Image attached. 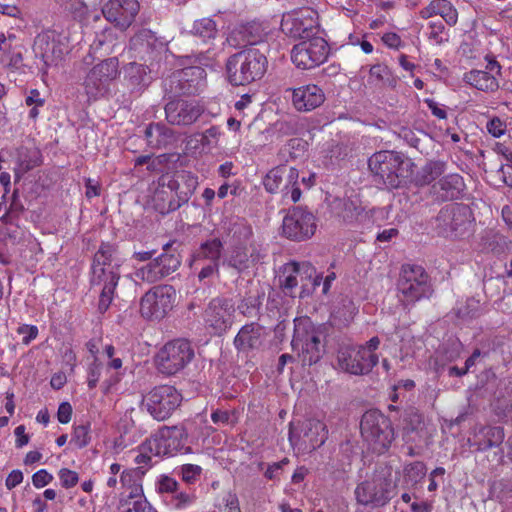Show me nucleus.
<instances>
[{"instance_id": "obj_10", "label": "nucleus", "mask_w": 512, "mask_h": 512, "mask_svg": "<svg viewBox=\"0 0 512 512\" xmlns=\"http://www.w3.org/2000/svg\"><path fill=\"white\" fill-rule=\"evenodd\" d=\"M317 229V219L307 208L295 206L284 216L281 226L283 237L302 242L310 239Z\"/></svg>"}, {"instance_id": "obj_29", "label": "nucleus", "mask_w": 512, "mask_h": 512, "mask_svg": "<svg viewBox=\"0 0 512 512\" xmlns=\"http://www.w3.org/2000/svg\"><path fill=\"white\" fill-rule=\"evenodd\" d=\"M403 437L407 442H417L422 439L424 431L423 415L415 407L409 406L401 414Z\"/></svg>"}, {"instance_id": "obj_43", "label": "nucleus", "mask_w": 512, "mask_h": 512, "mask_svg": "<svg viewBox=\"0 0 512 512\" xmlns=\"http://www.w3.org/2000/svg\"><path fill=\"white\" fill-rule=\"evenodd\" d=\"M139 500H146L143 493L142 484H136L123 490L120 498L119 510L132 506V503Z\"/></svg>"}, {"instance_id": "obj_17", "label": "nucleus", "mask_w": 512, "mask_h": 512, "mask_svg": "<svg viewBox=\"0 0 512 512\" xmlns=\"http://www.w3.org/2000/svg\"><path fill=\"white\" fill-rule=\"evenodd\" d=\"M281 29L284 34L300 41L317 36L319 35L317 13L309 8L286 13L282 17Z\"/></svg>"}, {"instance_id": "obj_12", "label": "nucleus", "mask_w": 512, "mask_h": 512, "mask_svg": "<svg viewBox=\"0 0 512 512\" xmlns=\"http://www.w3.org/2000/svg\"><path fill=\"white\" fill-rule=\"evenodd\" d=\"M175 299L171 285L154 286L141 297L140 314L147 320H161L173 309Z\"/></svg>"}, {"instance_id": "obj_56", "label": "nucleus", "mask_w": 512, "mask_h": 512, "mask_svg": "<svg viewBox=\"0 0 512 512\" xmlns=\"http://www.w3.org/2000/svg\"><path fill=\"white\" fill-rule=\"evenodd\" d=\"M458 316L461 318H475L479 315V302L475 299H468L464 307L459 308Z\"/></svg>"}, {"instance_id": "obj_20", "label": "nucleus", "mask_w": 512, "mask_h": 512, "mask_svg": "<svg viewBox=\"0 0 512 512\" xmlns=\"http://www.w3.org/2000/svg\"><path fill=\"white\" fill-rule=\"evenodd\" d=\"M119 280L120 272L117 267H91V288H100L98 301V310L100 313H105L110 307Z\"/></svg>"}, {"instance_id": "obj_7", "label": "nucleus", "mask_w": 512, "mask_h": 512, "mask_svg": "<svg viewBox=\"0 0 512 512\" xmlns=\"http://www.w3.org/2000/svg\"><path fill=\"white\" fill-rule=\"evenodd\" d=\"M397 288L401 294L400 300L404 305L414 304L432 294L429 276L419 265L405 264L402 266Z\"/></svg>"}, {"instance_id": "obj_52", "label": "nucleus", "mask_w": 512, "mask_h": 512, "mask_svg": "<svg viewBox=\"0 0 512 512\" xmlns=\"http://www.w3.org/2000/svg\"><path fill=\"white\" fill-rule=\"evenodd\" d=\"M202 468L194 464H184L181 466L182 480L186 483H194L201 475Z\"/></svg>"}, {"instance_id": "obj_3", "label": "nucleus", "mask_w": 512, "mask_h": 512, "mask_svg": "<svg viewBox=\"0 0 512 512\" xmlns=\"http://www.w3.org/2000/svg\"><path fill=\"white\" fill-rule=\"evenodd\" d=\"M474 216L471 208L462 203L447 204L435 217V229L440 236L464 239L472 232Z\"/></svg>"}, {"instance_id": "obj_25", "label": "nucleus", "mask_w": 512, "mask_h": 512, "mask_svg": "<svg viewBox=\"0 0 512 512\" xmlns=\"http://www.w3.org/2000/svg\"><path fill=\"white\" fill-rule=\"evenodd\" d=\"M166 119L171 125L188 126L194 123L199 117V108L184 100H174L167 103L165 107Z\"/></svg>"}, {"instance_id": "obj_49", "label": "nucleus", "mask_w": 512, "mask_h": 512, "mask_svg": "<svg viewBox=\"0 0 512 512\" xmlns=\"http://www.w3.org/2000/svg\"><path fill=\"white\" fill-rule=\"evenodd\" d=\"M444 30L445 27L440 21L430 22L428 34L430 42L434 45H442L443 43L447 42L448 38L444 33Z\"/></svg>"}, {"instance_id": "obj_31", "label": "nucleus", "mask_w": 512, "mask_h": 512, "mask_svg": "<svg viewBox=\"0 0 512 512\" xmlns=\"http://www.w3.org/2000/svg\"><path fill=\"white\" fill-rule=\"evenodd\" d=\"M138 138L152 149H161L173 146L178 141V134L175 130H141Z\"/></svg>"}, {"instance_id": "obj_33", "label": "nucleus", "mask_w": 512, "mask_h": 512, "mask_svg": "<svg viewBox=\"0 0 512 512\" xmlns=\"http://www.w3.org/2000/svg\"><path fill=\"white\" fill-rule=\"evenodd\" d=\"M42 155L37 148L20 147L17 149V168L15 169V180L19 181L23 174L41 165Z\"/></svg>"}, {"instance_id": "obj_22", "label": "nucleus", "mask_w": 512, "mask_h": 512, "mask_svg": "<svg viewBox=\"0 0 512 512\" xmlns=\"http://www.w3.org/2000/svg\"><path fill=\"white\" fill-rule=\"evenodd\" d=\"M505 439L503 427L500 426H479L476 427L471 438L468 439L469 445L475 447L477 451L484 452L489 449H498L494 452L499 462L503 460L504 451L502 444Z\"/></svg>"}, {"instance_id": "obj_30", "label": "nucleus", "mask_w": 512, "mask_h": 512, "mask_svg": "<svg viewBox=\"0 0 512 512\" xmlns=\"http://www.w3.org/2000/svg\"><path fill=\"white\" fill-rule=\"evenodd\" d=\"M167 185L181 201H189L198 186V177L190 171L177 170Z\"/></svg>"}, {"instance_id": "obj_13", "label": "nucleus", "mask_w": 512, "mask_h": 512, "mask_svg": "<svg viewBox=\"0 0 512 512\" xmlns=\"http://www.w3.org/2000/svg\"><path fill=\"white\" fill-rule=\"evenodd\" d=\"M388 476L378 474L371 481H364L357 485L355 496L361 505L381 507L387 504L395 495L396 483Z\"/></svg>"}, {"instance_id": "obj_60", "label": "nucleus", "mask_w": 512, "mask_h": 512, "mask_svg": "<svg viewBox=\"0 0 512 512\" xmlns=\"http://www.w3.org/2000/svg\"><path fill=\"white\" fill-rule=\"evenodd\" d=\"M398 136L403 138L409 146L422 151V139L414 133V130H400Z\"/></svg>"}, {"instance_id": "obj_36", "label": "nucleus", "mask_w": 512, "mask_h": 512, "mask_svg": "<svg viewBox=\"0 0 512 512\" xmlns=\"http://www.w3.org/2000/svg\"><path fill=\"white\" fill-rule=\"evenodd\" d=\"M286 271H292L297 274L302 288L300 297L303 298L305 294H309L310 288L308 282L316 273L315 267L309 262H290L286 264Z\"/></svg>"}, {"instance_id": "obj_46", "label": "nucleus", "mask_w": 512, "mask_h": 512, "mask_svg": "<svg viewBox=\"0 0 512 512\" xmlns=\"http://www.w3.org/2000/svg\"><path fill=\"white\" fill-rule=\"evenodd\" d=\"M145 474L146 469L144 466L123 471L120 478L123 489L133 487L136 484H142V478Z\"/></svg>"}, {"instance_id": "obj_51", "label": "nucleus", "mask_w": 512, "mask_h": 512, "mask_svg": "<svg viewBox=\"0 0 512 512\" xmlns=\"http://www.w3.org/2000/svg\"><path fill=\"white\" fill-rule=\"evenodd\" d=\"M90 441L89 425H79L74 428L71 442L78 448H84Z\"/></svg>"}, {"instance_id": "obj_26", "label": "nucleus", "mask_w": 512, "mask_h": 512, "mask_svg": "<svg viewBox=\"0 0 512 512\" xmlns=\"http://www.w3.org/2000/svg\"><path fill=\"white\" fill-rule=\"evenodd\" d=\"M324 100L323 90L315 84H308L293 90V105L300 111L313 110L319 107Z\"/></svg>"}, {"instance_id": "obj_2", "label": "nucleus", "mask_w": 512, "mask_h": 512, "mask_svg": "<svg viewBox=\"0 0 512 512\" xmlns=\"http://www.w3.org/2000/svg\"><path fill=\"white\" fill-rule=\"evenodd\" d=\"M267 58L256 48H248L230 56L226 63L232 85H247L261 79L267 70Z\"/></svg>"}, {"instance_id": "obj_54", "label": "nucleus", "mask_w": 512, "mask_h": 512, "mask_svg": "<svg viewBox=\"0 0 512 512\" xmlns=\"http://www.w3.org/2000/svg\"><path fill=\"white\" fill-rule=\"evenodd\" d=\"M157 489L159 493H175L178 489V482L167 475H161L157 481Z\"/></svg>"}, {"instance_id": "obj_34", "label": "nucleus", "mask_w": 512, "mask_h": 512, "mask_svg": "<svg viewBox=\"0 0 512 512\" xmlns=\"http://www.w3.org/2000/svg\"><path fill=\"white\" fill-rule=\"evenodd\" d=\"M446 169V163L440 160H430L425 163L415 174L412 175L410 182L416 186H425L432 183L440 177Z\"/></svg>"}, {"instance_id": "obj_40", "label": "nucleus", "mask_w": 512, "mask_h": 512, "mask_svg": "<svg viewBox=\"0 0 512 512\" xmlns=\"http://www.w3.org/2000/svg\"><path fill=\"white\" fill-rule=\"evenodd\" d=\"M117 252V246L110 242H102L99 249L94 254L91 267H117L112 265L113 256Z\"/></svg>"}, {"instance_id": "obj_38", "label": "nucleus", "mask_w": 512, "mask_h": 512, "mask_svg": "<svg viewBox=\"0 0 512 512\" xmlns=\"http://www.w3.org/2000/svg\"><path fill=\"white\" fill-rule=\"evenodd\" d=\"M335 203L336 207L341 209L338 214L345 222L360 221L364 217V208L357 199H339Z\"/></svg>"}, {"instance_id": "obj_28", "label": "nucleus", "mask_w": 512, "mask_h": 512, "mask_svg": "<svg viewBox=\"0 0 512 512\" xmlns=\"http://www.w3.org/2000/svg\"><path fill=\"white\" fill-rule=\"evenodd\" d=\"M263 327L252 322L244 325L234 338L233 344L240 352L259 349L262 345Z\"/></svg>"}, {"instance_id": "obj_6", "label": "nucleus", "mask_w": 512, "mask_h": 512, "mask_svg": "<svg viewBox=\"0 0 512 512\" xmlns=\"http://www.w3.org/2000/svg\"><path fill=\"white\" fill-rule=\"evenodd\" d=\"M195 351L186 339H174L167 342L157 353L155 364L161 374L172 376L184 370L194 359Z\"/></svg>"}, {"instance_id": "obj_24", "label": "nucleus", "mask_w": 512, "mask_h": 512, "mask_svg": "<svg viewBox=\"0 0 512 512\" xmlns=\"http://www.w3.org/2000/svg\"><path fill=\"white\" fill-rule=\"evenodd\" d=\"M465 189L463 177L453 173L439 179L431 186L430 193L440 202L451 201L461 197Z\"/></svg>"}, {"instance_id": "obj_37", "label": "nucleus", "mask_w": 512, "mask_h": 512, "mask_svg": "<svg viewBox=\"0 0 512 512\" xmlns=\"http://www.w3.org/2000/svg\"><path fill=\"white\" fill-rule=\"evenodd\" d=\"M464 80L471 86L482 91H493L498 87L496 78L482 70H472L466 73Z\"/></svg>"}, {"instance_id": "obj_58", "label": "nucleus", "mask_w": 512, "mask_h": 512, "mask_svg": "<svg viewBox=\"0 0 512 512\" xmlns=\"http://www.w3.org/2000/svg\"><path fill=\"white\" fill-rule=\"evenodd\" d=\"M59 478L61 485L66 489L74 487L79 480L78 474L67 468H62L59 471Z\"/></svg>"}, {"instance_id": "obj_35", "label": "nucleus", "mask_w": 512, "mask_h": 512, "mask_svg": "<svg viewBox=\"0 0 512 512\" xmlns=\"http://www.w3.org/2000/svg\"><path fill=\"white\" fill-rule=\"evenodd\" d=\"M228 235L231 238V245H246L249 242H258L254 238L252 226L243 218L230 221Z\"/></svg>"}, {"instance_id": "obj_11", "label": "nucleus", "mask_w": 512, "mask_h": 512, "mask_svg": "<svg viewBox=\"0 0 512 512\" xmlns=\"http://www.w3.org/2000/svg\"><path fill=\"white\" fill-rule=\"evenodd\" d=\"M378 363V355H371L358 346L342 345L336 353L337 369L350 375H368Z\"/></svg>"}, {"instance_id": "obj_21", "label": "nucleus", "mask_w": 512, "mask_h": 512, "mask_svg": "<svg viewBox=\"0 0 512 512\" xmlns=\"http://www.w3.org/2000/svg\"><path fill=\"white\" fill-rule=\"evenodd\" d=\"M234 313L235 305L231 299L216 297L207 305L204 320L215 335H222L232 326Z\"/></svg>"}, {"instance_id": "obj_59", "label": "nucleus", "mask_w": 512, "mask_h": 512, "mask_svg": "<svg viewBox=\"0 0 512 512\" xmlns=\"http://www.w3.org/2000/svg\"><path fill=\"white\" fill-rule=\"evenodd\" d=\"M17 333L23 335L22 343L28 345L38 335V328L34 325L23 324L18 327Z\"/></svg>"}, {"instance_id": "obj_1", "label": "nucleus", "mask_w": 512, "mask_h": 512, "mask_svg": "<svg viewBox=\"0 0 512 512\" xmlns=\"http://www.w3.org/2000/svg\"><path fill=\"white\" fill-rule=\"evenodd\" d=\"M414 166L410 158L389 150L375 152L368 159V167L375 182L388 189L406 186L412 178Z\"/></svg>"}, {"instance_id": "obj_61", "label": "nucleus", "mask_w": 512, "mask_h": 512, "mask_svg": "<svg viewBox=\"0 0 512 512\" xmlns=\"http://www.w3.org/2000/svg\"><path fill=\"white\" fill-rule=\"evenodd\" d=\"M52 480V474H50L46 469H41L32 476V483L36 488H43L51 483Z\"/></svg>"}, {"instance_id": "obj_63", "label": "nucleus", "mask_w": 512, "mask_h": 512, "mask_svg": "<svg viewBox=\"0 0 512 512\" xmlns=\"http://www.w3.org/2000/svg\"><path fill=\"white\" fill-rule=\"evenodd\" d=\"M120 512H157V510L147 500H139L133 502L132 506L120 510Z\"/></svg>"}, {"instance_id": "obj_14", "label": "nucleus", "mask_w": 512, "mask_h": 512, "mask_svg": "<svg viewBox=\"0 0 512 512\" xmlns=\"http://www.w3.org/2000/svg\"><path fill=\"white\" fill-rule=\"evenodd\" d=\"M181 402V393L171 385L156 386L144 398L147 411L158 421L168 419Z\"/></svg>"}, {"instance_id": "obj_4", "label": "nucleus", "mask_w": 512, "mask_h": 512, "mask_svg": "<svg viewBox=\"0 0 512 512\" xmlns=\"http://www.w3.org/2000/svg\"><path fill=\"white\" fill-rule=\"evenodd\" d=\"M361 435L374 453L383 454L395 439L391 420L379 410L365 412L360 422Z\"/></svg>"}, {"instance_id": "obj_45", "label": "nucleus", "mask_w": 512, "mask_h": 512, "mask_svg": "<svg viewBox=\"0 0 512 512\" xmlns=\"http://www.w3.org/2000/svg\"><path fill=\"white\" fill-rule=\"evenodd\" d=\"M155 258L167 277L174 273L181 264L180 257L177 253H162Z\"/></svg>"}, {"instance_id": "obj_39", "label": "nucleus", "mask_w": 512, "mask_h": 512, "mask_svg": "<svg viewBox=\"0 0 512 512\" xmlns=\"http://www.w3.org/2000/svg\"><path fill=\"white\" fill-rule=\"evenodd\" d=\"M135 276L141 281L151 284L167 277L156 258H153L152 261L138 268L135 271Z\"/></svg>"}, {"instance_id": "obj_57", "label": "nucleus", "mask_w": 512, "mask_h": 512, "mask_svg": "<svg viewBox=\"0 0 512 512\" xmlns=\"http://www.w3.org/2000/svg\"><path fill=\"white\" fill-rule=\"evenodd\" d=\"M101 366L97 357L94 358L89 366L87 384L90 389H94L97 386L101 374Z\"/></svg>"}, {"instance_id": "obj_53", "label": "nucleus", "mask_w": 512, "mask_h": 512, "mask_svg": "<svg viewBox=\"0 0 512 512\" xmlns=\"http://www.w3.org/2000/svg\"><path fill=\"white\" fill-rule=\"evenodd\" d=\"M196 268L200 267V271L198 273L199 281H205L206 279H210L214 275L219 273V263L209 262L205 264L201 262L200 265H194Z\"/></svg>"}, {"instance_id": "obj_41", "label": "nucleus", "mask_w": 512, "mask_h": 512, "mask_svg": "<svg viewBox=\"0 0 512 512\" xmlns=\"http://www.w3.org/2000/svg\"><path fill=\"white\" fill-rule=\"evenodd\" d=\"M265 295L263 290L255 289V292L250 291L249 295L244 296L238 304V310L246 317L256 316L261 306V298Z\"/></svg>"}, {"instance_id": "obj_8", "label": "nucleus", "mask_w": 512, "mask_h": 512, "mask_svg": "<svg viewBox=\"0 0 512 512\" xmlns=\"http://www.w3.org/2000/svg\"><path fill=\"white\" fill-rule=\"evenodd\" d=\"M188 430L185 426L162 427L156 434L142 443V449L156 456H172L177 452L191 453V448L185 446Z\"/></svg>"}, {"instance_id": "obj_47", "label": "nucleus", "mask_w": 512, "mask_h": 512, "mask_svg": "<svg viewBox=\"0 0 512 512\" xmlns=\"http://www.w3.org/2000/svg\"><path fill=\"white\" fill-rule=\"evenodd\" d=\"M208 144V137L204 133L197 131L186 138L185 151L187 153H195Z\"/></svg>"}, {"instance_id": "obj_44", "label": "nucleus", "mask_w": 512, "mask_h": 512, "mask_svg": "<svg viewBox=\"0 0 512 512\" xmlns=\"http://www.w3.org/2000/svg\"><path fill=\"white\" fill-rule=\"evenodd\" d=\"M389 76L390 71L387 66L383 64H376L369 69L367 83L370 86L380 87L384 84Z\"/></svg>"}, {"instance_id": "obj_5", "label": "nucleus", "mask_w": 512, "mask_h": 512, "mask_svg": "<svg viewBox=\"0 0 512 512\" xmlns=\"http://www.w3.org/2000/svg\"><path fill=\"white\" fill-rule=\"evenodd\" d=\"M328 324L309 325L304 331L296 330L291 345L294 350L299 349V360L303 366H312L318 363L326 352L324 339L328 333Z\"/></svg>"}, {"instance_id": "obj_42", "label": "nucleus", "mask_w": 512, "mask_h": 512, "mask_svg": "<svg viewBox=\"0 0 512 512\" xmlns=\"http://www.w3.org/2000/svg\"><path fill=\"white\" fill-rule=\"evenodd\" d=\"M427 467L422 461H415L404 467L403 473L405 480L413 485L419 483L424 478Z\"/></svg>"}, {"instance_id": "obj_50", "label": "nucleus", "mask_w": 512, "mask_h": 512, "mask_svg": "<svg viewBox=\"0 0 512 512\" xmlns=\"http://www.w3.org/2000/svg\"><path fill=\"white\" fill-rule=\"evenodd\" d=\"M439 16L450 26L455 25L458 21V12L448 0H442Z\"/></svg>"}, {"instance_id": "obj_27", "label": "nucleus", "mask_w": 512, "mask_h": 512, "mask_svg": "<svg viewBox=\"0 0 512 512\" xmlns=\"http://www.w3.org/2000/svg\"><path fill=\"white\" fill-rule=\"evenodd\" d=\"M305 448L311 451L321 447L328 438V429L325 423L317 419H307L302 423L301 435Z\"/></svg>"}, {"instance_id": "obj_62", "label": "nucleus", "mask_w": 512, "mask_h": 512, "mask_svg": "<svg viewBox=\"0 0 512 512\" xmlns=\"http://www.w3.org/2000/svg\"><path fill=\"white\" fill-rule=\"evenodd\" d=\"M8 210L10 211V214H14V216L17 218L25 211L24 204L22 203L19 197L18 189H15L12 193L11 202Z\"/></svg>"}, {"instance_id": "obj_16", "label": "nucleus", "mask_w": 512, "mask_h": 512, "mask_svg": "<svg viewBox=\"0 0 512 512\" xmlns=\"http://www.w3.org/2000/svg\"><path fill=\"white\" fill-rule=\"evenodd\" d=\"M266 258L267 250L261 242H249L246 245H231L223 265L242 274L263 264Z\"/></svg>"}, {"instance_id": "obj_9", "label": "nucleus", "mask_w": 512, "mask_h": 512, "mask_svg": "<svg viewBox=\"0 0 512 512\" xmlns=\"http://www.w3.org/2000/svg\"><path fill=\"white\" fill-rule=\"evenodd\" d=\"M328 43L320 35L299 41L291 49V61L301 70H310L325 63L329 57Z\"/></svg>"}, {"instance_id": "obj_32", "label": "nucleus", "mask_w": 512, "mask_h": 512, "mask_svg": "<svg viewBox=\"0 0 512 512\" xmlns=\"http://www.w3.org/2000/svg\"><path fill=\"white\" fill-rule=\"evenodd\" d=\"M224 249L223 242L215 237L203 242L197 251L193 254V265H200L201 262L208 260L209 262L219 263Z\"/></svg>"}, {"instance_id": "obj_55", "label": "nucleus", "mask_w": 512, "mask_h": 512, "mask_svg": "<svg viewBox=\"0 0 512 512\" xmlns=\"http://www.w3.org/2000/svg\"><path fill=\"white\" fill-rule=\"evenodd\" d=\"M190 76H195L197 79L202 80L205 78V71L200 67H189L173 75L174 78H177L178 80H185L187 82L193 81V79L189 78Z\"/></svg>"}, {"instance_id": "obj_18", "label": "nucleus", "mask_w": 512, "mask_h": 512, "mask_svg": "<svg viewBox=\"0 0 512 512\" xmlns=\"http://www.w3.org/2000/svg\"><path fill=\"white\" fill-rule=\"evenodd\" d=\"M118 67V59L109 58L89 71L83 84L89 99L95 100L106 93L109 83L119 75Z\"/></svg>"}, {"instance_id": "obj_48", "label": "nucleus", "mask_w": 512, "mask_h": 512, "mask_svg": "<svg viewBox=\"0 0 512 512\" xmlns=\"http://www.w3.org/2000/svg\"><path fill=\"white\" fill-rule=\"evenodd\" d=\"M193 30L195 34L204 37L211 38L214 37L216 33V25L215 22L210 18H203L195 21Z\"/></svg>"}, {"instance_id": "obj_64", "label": "nucleus", "mask_w": 512, "mask_h": 512, "mask_svg": "<svg viewBox=\"0 0 512 512\" xmlns=\"http://www.w3.org/2000/svg\"><path fill=\"white\" fill-rule=\"evenodd\" d=\"M442 0H432L426 7L420 10L419 14L423 19L439 15Z\"/></svg>"}, {"instance_id": "obj_19", "label": "nucleus", "mask_w": 512, "mask_h": 512, "mask_svg": "<svg viewBox=\"0 0 512 512\" xmlns=\"http://www.w3.org/2000/svg\"><path fill=\"white\" fill-rule=\"evenodd\" d=\"M34 52L47 68L57 66L68 52L66 38L53 30L43 31L35 38Z\"/></svg>"}, {"instance_id": "obj_15", "label": "nucleus", "mask_w": 512, "mask_h": 512, "mask_svg": "<svg viewBox=\"0 0 512 512\" xmlns=\"http://www.w3.org/2000/svg\"><path fill=\"white\" fill-rule=\"evenodd\" d=\"M299 172L296 168L287 165H279L271 169L263 179V185L269 193H281L283 199L290 196L296 203L301 198V190L298 186Z\"/></svg>"}, {"instance_id": "obj_23", "label": "nucleus", "mask_w": 512, "mask_h": 512, "mask_svg": "<svg viewBox=\"0 0 512 512\" xmlns=\"http://www.w3.org/2000/svg\"><path fill=\"white\" fill-rule=\"evenodd\" d=\"M138 11L137 0H109L102 8L106 20L122 30L131 25Z\"/></svg>"}]
</instances>
